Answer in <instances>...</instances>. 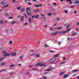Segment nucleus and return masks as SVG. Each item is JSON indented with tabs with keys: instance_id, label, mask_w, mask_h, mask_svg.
<instances>
[{
	"instance_id": "nucleus-55",
	"label": "nucleus",
	"mask_w": 79,
	"mask_h": 79,
	"mask_svg": "<svg viewBox=\"0 0 79 79\" xmlns=\"http://www.w3.org/2000/svg\"><path fill=\"white\" fill-rule=\"evenodd\" d=\"M78 28H76V31H78Z\"/></svg>"
},
{
	"instance_id": "nucleus-13",
	"label": "nucleus",
	"mask_w": 79,
	"mask_h": 79,
	"mask_svg": "<svg viewBox=\"0 0 79 79\" xmlns=\"http://www.w3.org/2000/svg\"><path fill=\"white\" fill-rule=\"evenodd\" d=\"M40 66H44V67H45V64H40Z\"/></svg>"
},
{
	"instance_id": "nucleus-44",
	"label": "nucleus",
	"mask_w": 79,
	"mask_h": 79,
	"mask_svg": "<svg viewBox=\"0 0 79 79\" xmlns=\"http://www.w3.org/2000/svg\"><path fill=\"white\" fill-rule=\"evenodd\" d=\"M9 19H13V17H9Z\"/></svg>"
},
{
	"instance_id": "nucleus-34",
	"label": "nucleus",
	"mask_w": 79,
	"mask_h": 79,
	"mask_svg": "<svg viewBox=\"0 0 79 79\" xmlns=\"http://www.w3.org/2000/svg\"><path fill=\"white\" fill-rule=\"evenodd\" d=\"M78 70H73V72H76V71H78Z\"/></svg>"
},
{
	"instance_id": "nucleus-53",
	"label": "nucleus",
	"mask_w": 79,
	"mask_h": 79,
	"mask_svg": "<svg viewBox=\"0 0 79 79\" xmlns=\"http://www.w3.org/2000/svg\"><path fill=\"white\" fill-rule=\"evenodd\" d=\"M12 2L13 3H14V2H15V0H12Z\"/></svg>"
},
{
	"instance_id": "nucleus-63",
	"label": "nucleus",
	"mask_w": 79,
	"mask_h": 79,
	"mask_svg": "<svg viewBox=\"0 0 79 79\" xmlns=\"http://www.w3.org/2000/svg\"><path fill=\"white\" fill-rule=\"evenodd\" d=\"M53 5H56V3H53Z\"/></svg>"
},
{
	"instance_id": "nucleus-50",
	"label": "nucleus",
	"mask_w": 79,
	"mask_h": 79,
	"mask_svg": "<svg viewBox=\"0 0 79 79\" xmlns=\"http://www.w3.org/2000/svg\"><path fill=\"white\" fill-rule=\"evenodd\" d=\"M7 6H8V5H7L6 6H4V7L5 8V7H7Z\"/></svg>"
},
{
	"instance_id": "nucleus-49",
	"label": "nucleus",
	"mask_w": 79,
	"mask_h": 79,
	"mask_svg": "<svg viewBox=\"0 0 79 79\" xmlns=\"http://www.w3.org/2000/svg\"><path fill=\"white\" fill-rule=\"evenodd\" d=\"M13 74H14V73H12L10 74V76H11V75H13Z\"/></svg>"
},
{
	"instance_id": "nucleus-2",
	"label": "nucleus",
	"mask_w": 79,
	"mask_h": 79,
	"mask_svg": "<svg viewBox=\"0 0 79 79\" xmlns=\"http://www.w3.org/2000/svg\"><path fill=\"white\" fill-rule=\"evenodd\" d=\"M55 60H56V58H54L49 60V62H51V63H53L54 64H56L58 62L57 61H55Z\"/></svg>"
},
{
	"instance_id": "nucleus-27",
	"label": "nucleus",
	"mask_w": 79,
	"mask_h": 79,
	"mask_svg": "<svg viewBox=\"0 0 79 79\" xmlns=\"http://www.w3.org/2000/svg\"><path fill=\"white\" fill-rule=\"evenodd\" d=\"M39 10L36 9L35 10V13H37V12H39Z\"/></svg>"
},
{
	"instance_id": "nucleus-56",
	"label": "nucleus",
	"mask_w": 79,
	"mask_h": 79,
	"mask_svg": "<svg viewBox=\"0 0 79 79\" xmlns=\"http://www.w3.org/2000/svg\"><path fill=\"white\" fill-rule=\"evenodd\" d=\"M74 6H70V8H74Z\"/></svg>"
},
{
	"instance_id": "nucleus-11",
	"label": "nucleus",
	"mask_w": 79,
	"mask_h": 79,
	"mask_svg": "<svg viewBox=\"0 0 79 79\" xmlns=\"http://www.w3.org/2000/svg\"><path fill=\"white\" fill-rule=\"evenodd\" d=\"M23 55H22L21 56H20L19 57V60H21V59H22L23 57Z\"/></svg>"
},
{
	"instance_id": "nucleus-24",
	"label": "nucleus",
	"mask_w": 79,
	"mask_h": 79,
	"mask_svg": "<svg viewBox=\"0 0 79 79\" xmlns=\"http://www.w3.org/2000/svg\"><path fill=\"white\" fill-rule=\"evenodd\" d=\"M65 63L66 62H63L60 63V64H64V63Z\"/></svg>"
},
{
	"instance_id": "nucleus-39",
	"label": "nucleus",
	"mask_w": 79,
	"mask_h": 79,
	"mask_svg": "<svg viewBox=\"0 0 79 79\" xmlns=\"http://www.w3.org/2000/svg\"><path fill=\"white\" fill-rule=\"evenodd\" d=\"M69 26H70V25H67L66 27L67 29H68V28H69Z\"/></svg>"
},
{
	"instance_id": "nucleus-25",
	"label": "nucleus",
	"mask_w": 79,
	"mask_h": 79,
	"mask_svg": "<svg viewBox=\"0 0 79 79\" xmlns=\"http://www.w3.org/2000/svg\"><path fill=\"white\" fill-rule=\"evenodd\" d=\"M70 30H71L70 29H67L66 30V32H69V31H70Z\"/></svg>"
},
{
	"instance_id": "nucleus-30",
	"label": "nucleus",
	"mask_w": 79,
	"mask_h": 79,
	"mask_svg": "<svg viewBox=\"0 0 79 79\" xmlns=\"http://www.w3.org/2000/svg\"><path fill=\"white\" fill-rule=\"evenodd\" d=\"M32 70H37V68H33L32 69Z\"/></svg>"
},
{
	"instance_id": "nucleus-17",
	"label": "nucleus",
	"mask_w": 79,
	"mask_h": 79,
	"mask_svg": "<svg viewBox=\"0 0 79 79\" xmlns=\"http://www.w3.org/2000/svg\"><path fill=\"white\" fill-rule=\"evenodd\" d=\"M16 52L13 53L12 54V56H16Z\"/></svg>"
},
{
	"instance_id": "nucleus-21",
	"label": "nucleus",
	"mask_w": 79,
	"mask_h": 79,
	"mask_svg": "<svg viewBox=\"0 0 79 79\" xmlns=\"http://www.w3.org/2000/svg\"><path fill=\"white\" fill-rule=\"evenodd\" d=\"M55 29H62V27H58V28H55Z\"/></svg>"
},
{
	"instance_id": "nucleus-7",
	"label": "nucleus",
	"mask_w": 79,
	"mask_h": 79,
	"mask_svg": "<svg viewBox=\"0 0 79 79\" xmlns=\"http://www.w3.org/2000/svg\"><path fill=\"white\" fill-rule=\"evenodd\" d=\"M57 33L58 32H57L52 33L51 35H56V34H57Z\"/></svg>"
},
{
	"instance_id": "nucleus-37",
	"label": "nucleus",
	"mask_w": 79,
	"mask_h": 79,
	"mask_svg": "<svg viewBox=\"0 0 79 79\" xmlns=\"http://www.w3.org/2000/svg\"><path fill=\"white\" fill-rule=\"evenodd\" d=\"M56 19L57 20V21H60V18H58Z\"/></svg>"
},
{
	"instance_id": "nucleus-38",
	"label": "nucleus",
	"mask_w": 79,
	"mask_h": 79,
	"mask_svg": "<svg viewBox=\"0 0 79 79\" xmlns=\"http://www.w3.org/2000/svg\"><path fill=\"white\" fill-rule=\"evenodd\" d=\"M5 15L6 16H10V14H8V13H6L5 14Z\"/></svg>"
},
{
	"instance_id": "nucleus-1",
	"label": "nucleus",
	"mask_w": 79,
	"mask_h": 79,
	"mask_svg": "<svg viewBox=\"0 0 79 79\" xmlns=\"http://www.w3.org/2000/svg\"><path fill=\"white\" fill-rule=\"evenodd\" d=\"M27 13L29 15V16H31L32 15V12L30 10V7H27V10H26Z\"/></svg>"
},
{
	"instance_id": "nucleus-4",
	"label": "nucleus",
	"mask_w": 79,
	"mask_h": 79,
	"mask_svg": "<svg viewBox=\"0 0 79 79\" xmlns=\"http://www.w3.org/2000/svg\"><path fill=\"white\" fill-rule=\"evenodd\" d=\"M39 17V15H36L35 16L33 15L32 16V18H38Z\"/></svg>"
},
{
	"instance_id": "nucleus-52",
	"label": "nucleus",
	"mask_w": 79,
	"mask_h": 79,
	"mask_svg": "<svg viewBox=\"0 0 79 79\" xmlns=\"http://www.w3.org/2000/svg\"><path fill=\"white\" fill-rule=\"evenodd\" d=\"M50 52H53V51L52 50H50L49 51Z\"/></svg>"
},
{
	"instance_id": "nucleus-16",
	"label": "nucleus",
	"mask_w": 79,
	"mask_h": 79,
	"mask_svg": "<svg viewBox=\"0 0 79 79\" xmlns=\"http://www.w3.org/2000/svg\"><path fill=\"white\" fill-rule=\"evenodd\" d=\"M3 23H4V22L3 21L0 20V24H3Z\"/></svg>"
},
{
	"instance_id": "nucleus-57",
	"label": "nucleus",
	"mask_w": 79,
	"mask_h": 79,
	"mask_svg": "<svg viewBox=\"0 0 79 79\" xmlns=\"http://www.w3.org/2000/svg\"><path fill=\"white\" fill-rule=\"evenodd\" d=\"M59 45H60V44H61V42H59Z\"/></svg>"
},
{
	"instance_id": "nucleus-23",
	"label": "nucleus",
	"mask_w": 79,
	"mask_h": 79,
	"mask_svg": "<svg viewBox=\"0 0 79 79\" xmlns=\"http://www.w3.org/2000/svg\"><path fill=\"white\" fill-rule=\"evenodd\" d=\"M77 34V32H75L72 35V36H74V35H76V34Z\"/></svg>"
},
{
	"instance_id": "nucleus-12",
	"label": "nucleus",
	"mask_w": 79,
	"mask_h": 79,
	"mask_svg": "<svg viewBox=\"0 0 79 79\" xmlns=\"http://www.w3.org/2000/svg\"><path fill=\"white\" fill-rule=\"evenodd\" d=\"M52 70V69L50 68H48L46 70H45V71H50Z\"/></svg>"
},
{
	"instance_id": "nucleus-47",
	"label": "nucleus",
	"mask_w": 79,
	"mask_h": 79,
	"mask_svg": "<svg viewBox=\"0 0 79 79\" xmlns=\"http://www.w3.org/2000/svg\"><path fill=\"white\" fill-rule=\"evenodd\" d=\"M41 16H44V14H41Z\"/></svg>"
},
{
	"instance_id": "nucleus-43",
	"label": "nucleus",
	"mask_w": 79,
	"mask_h": 79,
	"mask_svg": "<svg viewBox=\"0 0 79 79\" xmlns=\"http://www.w3.org/2000/svg\"><path fill=\"white\" fill-rule=\"evenodd\" d=\"M30 52H35V51L34 50H30Z\"/></svg>"
},
{
	"instance_id": "nucleus-19",
	"label": "nucleus",
	"mask_w": 79,
	"mask_h": 79,
	"mask_svg": "<svg viewBox=\"0 0 79 79\" xmlns=\"http://www.w3.org/2000/svg\"><path fill=\"white\" fill-rule=\"evenodd\" d=\"M36 66H40V63H38L37 64L35 65Z\"/></svg>"
},
{
	"instance_id": "nucleus-54",
	"label": "nucleus",
	"mask_w": 79,
	"mask_h": 79,
	"mask_svg": "<svg viewBox=\"0 0 79 79\" xmlns=\"http://www.w3.org/2000/svg\"><path fill=\"white\" fill-rule=\"evenodd\" d=\"M27 23H25V24H24V25H27Z\"/></svg>"
},
{
	"instance_id": "nucleus-32",
	"label": "nucleus",
	"mask_w": 79,
	"mask_h": 79,
	"mask_svg": "<svg viewBox=\"0 0 79 79\" xmlns=\"http://www.w3.org/2000/svg\"><path fill=\"white\" fill-rule=\"evenodd\" d=\"M36 57H39V56H40V55H39V54H36Z\"/></svg>"
},
{
	"instance_id": "nucleus-36",
	"label": "nucleus",
	"mask_w": 79,
	"mask_h": 79,
	"mask_svg": "<svg viewBox=\"0 0 79 79\" xmlns=\"http://www.w3.org/2000/svg\"><path fill=\"white\" fill-rule=\"evenodd\" d=\"M6 69H2L1 70V71H2V72H3V71H6Z\"/></svg>"
},
{
	"instance_id": "nucleus-40",
	"label": "nucleus",
	"mask_w": 79,
	"mask_h": 79,
	"mask_svg": "<svg viewBox=\"0 0 79 79\" xmlns=\"http://www.w3.org/2000/svg\"><path fill=\"white\" fill-rule=\"evenodd\" d=\"M45 47H49V46L46 44H45Z\"/></svg>"
},
{
	"instance_id": "nucleus-48",
	"label": "nucleus",
	"mask_w": 79,
	"mask_h": 79,
	"mask_svg": "<svg viewBox=\"0 0 79 79\" xmlns=\"http://www.w3.org/2000/svg\"><path fill=\"white\" fill-rule=\"evenodd\" d=\"M35 6L36 7H38V8H39V5H35Z\"/></svg>"
},
{
	"instance_id": "nucleus-51",
	"label": "nucleus",
	"mask_w": 79,
	"mask_h": 79,
	"mask_svg": "<svg viewBox=\"0 0 79 79\" xmlns=\"http://www.w3.org/2000/svg\"><path fill=\"white\" fill-rule=\"evenodd\" d=\"M12 41H10V44H12Z\"/></svg>"
},
{
	"instance_id": "nucleus-9",
	"label": "nucleus",
	"mask_w": 79,
	"mask_h": 79,
	"mask_svg": "<svg viewBox=\"0 0 79 79\" xmlns=\"http://www.w3.org/2000/svg\"><path fill=\"white\" fill-rule=\"evenodd\" d=\"M2 5H5V4H6V2L5 1H2L1 2V3Z\"/></svg>"
},
{
	"instance_id": "nucleus-22",
	"label": "nucleus",
	"mask_w": 79,
	"mask_h": 79,
	"mask_svg": "<svg viewBox=\"0 0 79 79\" xmlns=\"http://www.w3.org/2000/svg\"><path fill=\"white\" fill-rule=\"evenodd\" d=\"M14 66H15V64H12L10 66L9 68H13V67H14Z\"/></svg>"
},
{
	"instance_id": "nucleus-6",
	"label": "nucleus",
	"mask_w": 79,
	"mask_h": 79,
	"mask_svg": "<svg viewBox=\"0 0 79 79\" xmlns=\"http://www.w3.org/2000/svg\"><path fill=\"white\" fill-rule=\"evenodd\" d=\"M68 77H69V75L68 74L67 75H64V77L63 78L64 79L65 78H67Z\"/></svg>"
},
{
	"instance_id": "nucleus-20",
	"label": "nucleus",
	"mask_w": 79,
	"mask_h": 79,
	"mask_svg": "<svg viewBox=\"0 0 79 79\" xmlns=\"http://www.w3.org/2000/svg\"><path fill=\"white\" fill-rule=\"evenodd\" d=\"M25 10V9L24 8H22L21 9V11L23 12Z\"/></svg>"
},
{
	"instance_id": "nucleus-45",
	"label": "nucleus",
	"mask_w": 79,
	"mask_h": 79,
	"mask_svg": "<svg viewBox=\"0 0 79 79\" xmlns=\"http://www.w3.org/2000/svg\"><path fill=\"white\" fill-rule=\"evenodd\" d=\"M5 32L6 33H8V30H6Z\"/></svg>"
},
{
	"instance_id": "nucleus-3",
	"label": "nucleus",
	"mask_w": 79,
	"mask_h": 79,
	"mask_svg": "<svg viewBox=\"0 0 79 79\" xmlns=\"http://www.w3.org/2000/svg\"><path fill=\"white\" fill-rule=\"evenodd\" d=\"M2 53L3 54V56H10V54H7V52L5 51H3L2 52Z\"/></svg>"
},
{
	"instance_id": "nucleus-61",
	"label": "nucleus",
	"mask_w": 79,
	"mask_h": 79,
	"mask_svg": "<svg viewBox=\"0 0 79 79\" xmlns=\"http://www.w3.org/2000/svg\"><path fill=\"white\" fill-rule=\"evenodd\" d=\"M63 60H66V57H64V58H63Z\"/></svg>"
},
{
	"instance_id": "nucleus-59",
	"label": "nucleus",
	"mask_w": 79,
	"mask_h": 79,
	"mask_svg": "<svg viewBox=\"0 0 79 79\" xmlns=\"http://www.w3.org/2000/svg\"><path fill=\"white\" fill-rule=\"evenodd\" d=\"M29 67H30L31 68V67H32L33 66H32V65H29Z\"/></svg>"
},
{
	"instance_id": "nucleus-5",
	"label": "nucleus",
	"mask_w": 79,
	"mask_h": 79,
	"mask_svg": "<svg viewBox=\"0 0 79 79\" xmlns=\"http://www.w3.org/2000/svg\"><path fill=\"white\" fill-rule=\"evenodd\" d=\"M74 4H75V5H79V1L78 0H77L74 3Z\"/></svg>"
},
{
	"instance_id": "nucleus-35",
	"label": "nucleus",
	"mask_w": 79,
	"mask_h": 79,
	"mask_svg": "<svg viewBox=\"0 0 79 79\" xmlns=\"http://www.w3.org/2000/svg\"><path fill=\"white\" fill-rule=\"evenodd\" d=\"M58 54L56 55L55 56H54L53 57L54 58H55V57H57V56H58Z\"/></svg>"
},
{
	"instance_id": "nucleus-64",
	"label": "nucleus",
	"mask_w": 79,
	"mask_h": 79,
	"mask_svg": "<svg viewBox=\"0 0 79 79\" xmlns=\"http://www.w3.org/2000/svg\"><path fill=\"white\" fill-rule=\"evenodd\" d=\"M56 23H55L53 25V26H56Z\"/></svg>"
},
{
	"instance_id": "nucleus-41",
	"label": "nucleus",
	"mask_w": 79,
	"mask_h": 79,
	"mask_svg": "<svg viewBox=\"0 0 79 79\" xmlns=\"http://www.w3.org/2000/svg\"><path fill=\"white\" fill-rule=\"evenodd\" d=\"M42 6V4H40L38 5V6L39 7V6Z\"/></svg>"
},
{
	"instance_id": "nucleus-10",
	"label": "nucleus",
	"mask_w": 79,
	"mask_h": 79,
	"mask_svg": "<svg viewBox=\"0 0 79 79\" xmlns=\"http://www.w3.org/2000/svg\"><path fill=\"white\" fill-rule=\"evenodd\" d=\"M24 17L23 16H22L21 17V21H24Z\"/></svg>"
},
{
	"instance_id": "nucleus-58",
	"label": "nucleus",
	"mask_w": 79,
	"mask_h": 79,
	"mask_svg": "<svg viewBox=\"0 0 79 79\" xmlns=\"http://www.w3.org/2000/svg\"><path fill=\"white\" fill-rule=\"evenodd\" d=\"M71 47H69V48H68V49H71Z\"/></svg>"
},
{
	"instance_id": "nucleus-62",
	"label": "nucleus",
	"mask_w": 79,
	"mask_h": 79,
	"mask_svg": "<svg viewBox=\"0 0 79 79\" xmlns=\"http://www.w3.org/2000/svg\"><path fill=\"white\" fill-rule=\"evenodd\" d=\"M77 13V11L76 10L74 11V13Z\"/></svg>"
},
{
	"instance_id": "nucleus-60",
	"label": "nucleus",
	"mask_w": 79,
	"mask_h": 79,
	"mask_svg": "<svg viewBox=\"0 0 79 79\" xmlns=\"http://www.w3.org/2000/svg\"><path fill=\"white\" fill-rule=\"evenodd\" d=\"M69 40V38H67V41H68V40Z\"/></svg>"
},
{
	"instance_id": "nucleus-29",
	"label": "nucleus",
	"mask_w": 79,
	"mask_h": 79,
	"mask_svg": "<svg viewBox=\"0 0 79 79\" xmlns=\"http://www.w3.org/2000/svg\"><path fill=\"white\" fill-rule=\"evenodd\" d=\"M47 77L46 76H44L42 77V79H47Z\"/></svg>"
},
{
	"instance_id": "nucleus-14",
	"label": "nucleus",
	"mask_w": 79,
	"mask_h": 79,
	"mask_svg": "<svg viewBox=\"0 0 79 79\" xmlns=\"http://www.w3.org/2000/svg\"><path fill=\"white\" fill-rule=\"evenodd\" d=\"M64 72H62L59 74V76H61V75H63V74H64Z\"/></svg>"
},
{
	"instance_id": "nucleus-18",
	"label": "nucleus",
	"mask_w": 79,
	"mask_h": 79,
	"mask_svg": "<svg viewBox=\"0 0 79 79\" xmlns=\"http://www.w3.org/2000/svg\"><path fill=\"white\" fill-rule=\"evenodd\" d=\"M15 23H17V22H15V21H13L11 22V24H15Z\"/></svg>"
},
{
	"instance_id": "nucleus-42",
	"label": "nucleus",
	"mask_w": 79,
	"mask_h": 79,
	"mask_svg": "<svg viewBox=\"0 0 79 79\" xmlns=\"http://www.w3.org/2000/svg\"><path fill=\"white\" fill-rule=\"evenodd\" d=\"M65 13H68V11L67 10H65Z\"/></svg>"
},
{
	"instance_id": "nucleus-46",
	"label": "nucleus",
	"mask_w": 79,
	"mask_h": 79,
	"mask_svg": "<svg viewBox=\"0 0 79 79\" xmlns=\"http://www.w3.org/2000/svg\"><path fill=\"white\" fill-rule=\"evenodd\" d=\"M35 55V54H32L31 55V56H34Z\"/></svg>"
},
{
	"instance_id": "nucleus-33",
	"label": "nucleus",
	"mask_w": 79,
	"mask_h": 79,
	"mask_svg": "<svg viewBox=\"0 0 79 79\" xmlns=\"http://www.w3.org/2000/svg\"><path fill=\"white\" fill-rule=\"evenodd\" d=\"M5 58V57H4L3 58H1L0 59V62L2 61H3V60Z\"/></svg>"
},
{
	"instance_id": "nucleus-28",
	"label": "nucleus",
	"mask_w": 79,
	"mask_h": 79,
	"mask_svg": "<svg viewBox=\"0 0 79 79\" xmlns=\"http://www.w3.org/2000/svg\"><path fill=\"white\" fill-rule=\"evenodd\" d=\"M48 15V16H52V13H49L48 14H47Z\"/></svg>"
},
{
	"instance_id": "nucleus-26",
	"label": "nucleus",
	"mask_w": 79,
	"mask_h": 79,
	"mask_svg": "<svg viewBox=\"0 0 79 79\" xmlns=\"http://www.w3.org/2000/svg\"><path fill=\"white\" fill-rule=\"evenodd\" d=\"M28 20L29 21L30 23H31V18H29V19Z\"/></svg>"
},
{
	"instance_id": "nucleus-8",
	"label": "nucleus",
	"mask_w": 79,
	"mask_h": 79,
	"mask_svg": "<svg viewBox=\"0 0 79 79\" xmlns=\"http://www.w3.org/2000/svg\"><path fill=\"white\" fill-rule=\"evenodd\" d=\"M60 33H61L62 34H65V33H67V32L66 31H60Z\"/></svg>"
},
{
	"instance_id": "nucleus-31",
	"label": "nucleus",
	"mask_w": 79,
	"mask_h": 79,
	"mask_svg": "<svg viewBox=\"0 0 79 79\" xmlns=\"http://www.w3.org/2000/svg\"><path fill=\"white\" fill-rule=\"evenodd\" d=\"M21 7H22L21 6H20L19 7H17L18 10H20V9L21 8Z\"/></svg>"
},
{
	"instance_id": "nucleus-15",
	"label": "nucleus",
	"mask_w": 79,
	"mask_h": 79,
	"mask_svg": "<svg viewBox=\"0 0 79 79\" xmlns=\"http://www.w3.org/2000/svg\"><path fill=\"white\" fill-rule=\"evenodd\" d=\"M1 66H5V62H3L1 64Z\"/></svg>"
}]
</instances>
